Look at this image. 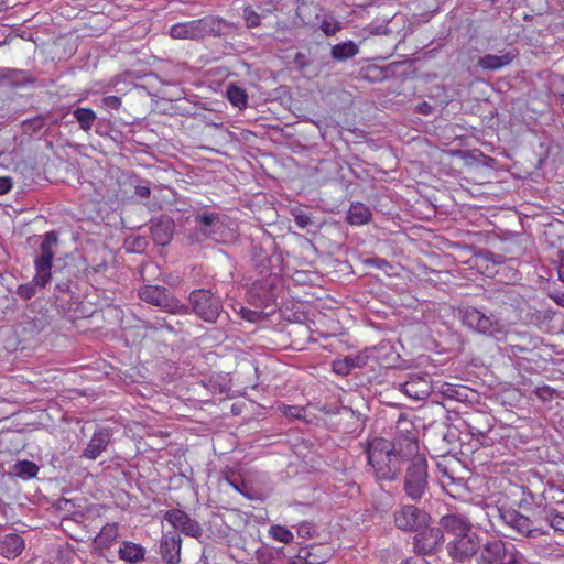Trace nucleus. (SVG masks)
I'll return each instance as SVG.
<instances>
[{
  "label": "nucleus",
  "mask_w": 564,
  "mask_h": 564,
  "mask_svg": "<svg viewBox=\"0 0 564 564\" xmlns=\"http://www.w3.org/2000/svg\"><path fill=\"white\" fill-rule=\"evenodd\" d=\"M446 551L457 563H465L476 556L477 564H519L520 557L512 542L497 536L482 541L477 533L460 540H449Z\"/></svg>",
  "instance_id": "nucleus-1"
},
{
  "label": "nucleus",
  "mask_w": 564,
  "mask_h": 564,
  "mask_svg": "<svg viewBox=\"0 0 564 564\" xmlns=\"http://www.w3.org/2000/svg\"><path fill=\"white\" fill-rule=\"evenodd\" d=\"M462 324L474 333L500 339L508 332V326L496 313L467 305L458 311Z\"/></svg>",
  "instance_id": "nucleus-2"
},
{
  "label": "nucleus",
  "mask_w": 564,
  "mask_h": 564,
  "mask_svg": "<svg viewBox=\"0 0 564 564\" xmlns=\"http://www.w3.org/2000/svg\"><path fill=\"white\" fill-rule=\"evenodd\" d=\"M367 459L379 480H394L401 470V460L397 458L390 441L376 437L367 447Z\"/></svg>",
  "instance_id": "nucleus-3"
},
{
  "label": "nucleus",
  "mask_w": 564,
  "mask_h": 564,
  "mask_svg": "<svg viewBox=\"0 0 564 564\" xmlns=\"http://www.w3.org/2000/svg\"><path fill=\"white\" fill-rule=\"evenodd\" d=\"M390 448H393L397 458L402 463L409 462L410 464L416 457H424L419 453L417 430L403 414L400 415L397 422L395 436L393 442H390Z\"/></svg>",
  "instance_id": "nucleus-4"
},
{
  "label": "nucleus",
  "mask_w": 564,
  "mask_h": 564,
  "mask_svg": "<svg viewBox=\"0 0 564 564\" xmlns=\"http://www.w3.org/2000/svg\"><path fill=\"white\" fill-rule=\"evenodd\" d=\"M188 303L192 313L210 324L216 323L224 311L220 296L206 289L193 290L188 295Z\"/></svg>",
  "instance_id": "nucleus-5"
},
{
  "label": "nucleus",
  "mask_w": 564,
  "mask_h": 564,
  "mask_svg": "<svg viewBox=\"0 0 564 564\" xmlns=\"http://www.w3.org/2000/svg\"><path fill=\"white\" fill-rule=\"evenodd\" d=\"M427 462L425 457H416L405 469L403 490L413 501H420L425 495L427 481Z\"/></svg>",
  "instance_id": "nucleus-6"
},
{
  "label": "nucleus",
  "mask_w": 564,
  "mask_h": 564,
  "mask_svg": "<svg viewBox=\"0 0 564 564\" xmlns=\"http://www.w3.org/2000/svg\"><path fill=\"white\" fill-rule=\"evenodd\" d=\"M138 294L143 302L158 306L167 313H180L184 307L165 286L143 285L139 289Z\"/></svg>",
  "instance_id": "nucleus-7"
},
{
  "label": "nucleus",
  "mask_w": 564,
  "mask_h": 564,
  "mask_svg": "<svg viewBox=\"0 0 564 564\" xmlns=\"http://www.w3.org/2000/svg\"><path fill=\"white\" fill-rule=\"evenodd\" d=\"M499 517L505 525L523 538L536 539L546 534L542 528L534 525V521L513 508H500Z\"/></svg>",
  "instance_id": "nucleus-8"
},
{
  "label": "nucleus",
  "mask_w": 564,
  "mask_h": 564,
  "mask_svg": "<svg viewBox=\"0 0 564 564\" xmlns=\"http://www.w3.org/2000/svg\"><path fill=\"white\" fill-rule=\"evenodd\" d=\"M58 243V237L55 231H48L43 236L40 245V253L34 259L35 272L37 273L36 282L52 280V264L55 257V247Z\"/></svg>",
  "instance_id": "nucleus-9"
},
{
  "label": "nucleus",
  "mask_w": 564,
  "mask_h": 564,
  "mask_svg": "<svg viewBox=\"0 0 564 564\" xmlns=\"http://www.w3.org/2000/svg\"><path fill=\"white\" fill-rule=\"evenodd\" d=\"M195 228L189 232L191 242H199L205 239H216L217 234L224 228L223 216L217 213H196L194 215Z\"/></svg>",
  "instance_id": "nucleus-10"
},
{
  "label": "nucleus",
  "mask_w": 564,
  "mask_h": 564,
  "mask_svg": "<svg viewBox=\"0 0 564 564\" xmlns=\"http://www.w3.org/2000/svg\"><path fill=\"white\" fill-rule=\"evenodd\" d=\"M430 519L426 511L414 505H403L393 513L395 527L405 532L419 531Z\"/></svg>",
  "instance_id": "nucleus-11"
},
{
  "label": "nucleus",
  "mask_w": 564,
  "mask_h": 564,
  "mask_svg": "<svg viewBox=\"0 0 564 564\" xmlns=\"http://www.w3.org/2000/svg\"><path fill=\"white\" fill-rule=\"evenodd\" d=\"M444 541L438 527H427L413 536V552L423 557L434 555L442 549Z\"/></svg>",
  "instance_id": "nucleus-12"
},
{
  "label": "nucleus",
  "mask_w": 564,
  "mask_h": 564,
  "mask_svg": "<svg viewBox=\"0 0 564 564\" xmlns=\"http://www.w3.org/2000/svg\"><path fill=\"white\" fill-rule=\"evenodd\" d=\"M456 437V430L442 423L433 427L427 441L434 454L443 457L452 452V444Z\"/></svg>",
  "instance_id": "nucleus-13"
},
{
  "label": "nucleus",
  "mask_w": 564,
  "mask_h": 564,
  "mask_svg": "<svg viewBox=\"0 0 564 564\" xmlns=\"http://www.w3.org/2000/svg\"><path fill=\"white\" fill-rule=\"evenodd\" d=\"M164 520L167 521L175 530H180L187 536L198 539L203 534L200 524L181 509L167 510L164 514Z\"/></svg>",
  "instance_id": "nucleus-14"
},
{
  "label": "nucleus",
  "mask_w": 564,
  "mask_h": 564,
  "mask_svg": "<svg viewBox=\"0 0 564 564\" xmlns=\"http://www.w3.org/2000/svg\"><path fill=\"white\" fill-rule=\"evenodd\" d=\"M197 29L199 40L208 36L220 37L229 34L234 28V23L215 15H206L202 19H197Z\"/></svg>",
  "instance_id": "nucleus-15"
},
{
  "label": "nucleus",
  "mask_w": 564,
  "mask_h": 564,
  "mask_svg": "<svg viewBox=\"0 0 564 564\" xmlns=\"http://www.w3.org/2000/svg\"><path fill=\"white\" fill-rule=\"evenodd\" d=\"M174 230V220L166 214H161L150 220L151 237L156 245H169L173 238Z\"/></svg>",
  "instance_id": "nucleus-16"
},
{
  "label": "nucleus",
  "mask_w": 564,
  "mask_h": 564,
  "mask_svg": "<svg viewBox=\"0 0 564 564\" xmlns=\"http://www.w3.org/2000/svg\"><path fill=\"white\" fill-rule=\"evenodd\" d=\"M474 528L470 518L462 512L451 511L438 520V529L445 535H457Z\"/></svg>",
  "instance_id": "nucleus-17"
},
{
  "label": "nucleus",
  "mask_w": 564,
  "mask_h": 564,
  "mask_svg": "<svg viewBox=\"0 0 564 564\" xmlns=\"http://www.w3.org/2000/svg\"><path fill=\"white\" fill-rule=\"evenodd\" d=\"M399 389L416 401L427 399L432 392L431 382L426 375L412 376L408 381L399 383Z\"/></svg>",
  "instance_id": "nucleus-18"
},
{
  "label": "nucleus",
  "mask_w": 564,
  "mask_h": 564,
  "mask_svg": "<svg viewBox=\"0 0 564 564\" xmlns=\"http://www.w3.org/2000/svg\"><path fill=\"white\" fill-rule=\"evenodd\" d=\"M182 539L176 532L163 534L160 542V554L167 564H178L181 561Z\"/></svg>",
  "instance_id": "nucleus-19"
},
{
  "label": "nucleus",
  "mask_w": 564,
  "mask_h": 564,
  "mask_svg": "<svg viewBox=\"0 0 564 564\" xmlns=\"http://www.w3.org/2000/svg\"><path fill=\"white\" fill-rule=\"evenodd\" d=\"M111 436L112 434L109 429L97 430L93 434L86 448L83 451L82 457L95 460L104 451H106L108 444L110 443Z\"/></svg>",
  "instance_id": "nucleus-20"
},
{
  "label": "nucleus",
  "mask_w": 564,
  "mask_h": 564,
  "mask_svg": "<svg viewBox=\"0 0 564 564\" xmlns=\"http://www.w3.org/2000/svg\"><path fill=\"white\" fill-rule=\"evenodd\" d=\"M368 361L367 356L362 355H348L343 359L333 361V371L339 376H348L354 369H360L366 366Z\"/></svg>",
  "instance_id": "nucleus-21"
},
{
  "label": "nucleus",
  "mask_w": 564,
  "mask_h": 564,
  "mask_svg": "<svg viewBox=\"0 0 564 564\" xmlns=\"http://www.w3.org/2000/svg\"><path fill=\"white\" fill-rule=\"evenodd\" d=\"M25 543L17 533L6 534L0 540V555L6 558H15L24 550Z\"/></svg>",
  "instance_id": "nucleus-22"
},
{
  "label": "nucleus",
  "mask_w": 564,
  "mask_h": 564,
  "mask_svg": "<svg viewBox=\"0 0 564 564\" xmlns=\"http://www.w3.org/2000/svg\"><path fill=\"white\" fill-rule=\"evenodd\" d=\"M119 558L129 563L137 564L144 560L145 549L131 541H123L118 551Z\"/></svg>",
  "instance_id": "nucleus-23"
},
{
  "label": "nucleus",
  "mask_w": 564,
  "mask_h": 564,
  "mask_svg": "<svg viewBox=\"0 0 564 564\" xmlns=\"http://www.w3.org/2000/svg\"><path fill=\"white\" fill-rule=\"evenodd\" d=\"M170 35L177 40L198 41V29L196 20H189L173 24L170 29Z\"/></svg>",
  "instance_id": "nucleus-24"
},
{
  "label": "nucleus",
  "mask_w": 564,
  "mask_h": 564,
  "mask_svg": "<svg viewBox=\"0 0 564 564\" xmlns=\"http://www.w3.org/2000/svg\"><path fill=\"white\" fill-rule=\"evenodd\" d=\"M513 58L514 55L511 53H506L503 55L486 54L478 59L477 65L486 70H498L501 67L509 65Z\"/></svg>",
  "instance_id": "nucleus-25"
},
{
  "label": "nucleus",
  "mask_w": 564,
  "mask_h": 564,
  "mask_svg": "<svg viewBox=\"0 0 564 564\" xmlns=\"http://www.w3.org/2000/svg\"><path fill=\"white\" fill-rule=\"evenodd\" d=\"M359 53V46L354 41L343 42L332 46L330 56L337 62H345Z\"/></svg>",
  "instance_id": "nucleus-26"
},
{
  "label": "nucleus",
  "mask_w": 564,
  "mask_h": 564,
  "mask_svg": "<svg viewBox=\"0 0 564 564\" xmlns=\"http://www.w3.org/2000/svg\"><path fill=\"white\" fill-rule=\"evenodd\" d=\"M371 210L368 206L362 203L351 204L348 214L347 221L354 226H361L370 221Z\"/></svg>",
  "instance_id": "nucleus-27"
},
{
  "label": "nucleus",
  "mask_w": 564,
  "mask_h": 564,
  "mask_svg": "<svg viewBox=\"0 0 564 564\" xmlns=\"http://www.w3.org/2000/svg\"><path fill=\"white\" fill-rule=\"evenodd\" d=\"M118 536V524L117 523H107L105 524L98 535L95 538L94 543L101 549L109 547L111 542H113Z\"/></svg>",
  "instance_id": "nucleus-28"
},
{
  "label": "nucleus",
  "mask_w": 564,
  "mask_h": 564,
  "mask_svg": "<svg viewBox=\"0 0 564 564\" xmlns=\"http://www.w3.org/2000/svg\"><path fill=\"white\" fill-rule=\"evenodd\" d=\"M74 118L84 131H89L97 119L96 113L90 108L79 107L73 111Z\"/></svg>",
  "instance_id": "nucleus-29"
},
{
  "label": "nucleus",
  "mask_w": 564,
  "mask_h": 564,
  "mask_svg": "<svg viewBox=\"0 0 564 564\" xmlns=\"http://www.w3.org/2000/svg\"><path fill=\"white\" fill-rule=\"evenodd\" d=\"M13 474L24 479L35 478L39 473V466L28 459L19 460L13 465Z\"/></svg>",
  "instance_id": "nucleus-30"
},
{
  "label": "nucleus",
  "mask_w": 564,
  "mask_h": 564,
  "mask_svg": "<svg viewBox=\"0 0 564 564\" xmlns=\"http://www.w3.org/2000/svg\"><path fill=\"white\" fill-rule=\"evenodd\" d=\"M228 100L239 109L246 108L248 104V95L246 90L236 85H229L226 91Z\"/></svg>",
  "instance_id": "nucleus-31"
},
{
  "label": "nucleus",
  "mask_w": 564,
  "mask_h": 564,
  "mask_svg": "<svg viewBox=\"0 0 564 564\" xmlns=\"http://www.w3.org/2000/svg\"><path fill=\"white\" fill-rule=\"evenodd\" d=\"M37 273L31 282L19 285L17 294L23 300H31L36 294V289H44L51 281H44L43 283L36 282Z\"/></svg>",
  "instance_id": "nucleus-32"
},
{
  "label": "nucleus",
  "mask_w": 564,
  "mask_h": 564,
  "mask_svg": "<svg viewBox=\"0 0 564 564\" xmlns=\"http://www.w3.org/2000/svg\"><path fill=\"white\" fill-rule=\"evenodd\" d=\"M269 533L274 540L285 544L291 543L293 540V533L283 525H271Z\"/></svg>",
  "instance_id": "nucleus-33"
},
{
  "label": "nucleus",
  "mask_w": 564,
  "mask_h": 564,
  "mask_svg": "<svg viewBox=\"0 0 564 564\" xmlns=\"http://www.w3.org/2000/svg\"><path fill=\"white\" fill-rule=\"evenodd\" d=\"M70 293H72V291H70V281L69 280L61 281V282L56 283L55 290H54V295L56 297V301H59L62 304L68 303L72 299Z\"/></svg>",
  "instance_id": "nucleus-34"
},
{
  "label": "nucleus",
  "mask_w": 564,
  "mask_h": 564,
  "mask_svg": "<svg viewBox=\"0 0 564 564\" xmlns=\"http://www.w3.org/2000/svg\"><path fill=\"white\" fill-rule=\"evenodd\" d=\"M243 19L248 28H257L261 24V17L251 7L243 9Z\"/></svg>",
  "instance_id": "nucleus-35"
},
{
  "label": "nucleus",
  "mask_w": 564,
  "mask_h": 564,
  "mask_svg": "<svg viewBox=\"0 0 564 564\" xmlns=\"http://www.w3.org/2000/svg\"><path fill=\"white\" fill-rule=\"evenodd\" d=\"M293 215L295 224L302 229H305L313 224L311 216L303 210H296Z\"/></svg>",
  "instance_id": "nucleus-36"
},
{
  "label": "nucleus",
  "mask_w": 564,
  "mask_h": 564,
  "mask_svg": "<svg viewBox=\"0 0 564 564\" xmlns=\"http://www.w3.org/2000/svg\"><path fill=\"white\" fill-rule=\"evenodd\" d=\"M22 124L25 131L36 132L44 126V119L39 116L29 120H24Z\"/></svg>",
  "instance_id": "nucleus-37"
},
{
  "label": "nucleus",
  "mask_w": 564,
  "mask_h": 564,
  "mask_svg": "<svg viewBox=\"0 0 564 564\" xmlns=\"http://www.w3.org/2000/svg\"><path fill=\"white\" fill-rule=\"evenodd\" d=\"M322 31L327 35H334L341 29V25L338 21H328L324 20L321 24Z\"/></svg>",
  "instance_id": "nucleus-38"
},
{
  "label": "nucleus",
  "mask_w": 564,
  "mask_h": 564,
  "mask_svg": "<svg viewBox=\"0 0 564 564\" xmlns=\"http://www.w3.org/2000/svg\"><path fill=\"white\" fill-rule=\"evenodd\" d=\"M549 525L554 530L564 533V516L560 513H550L549 516Z\"/></svg>",
  "instance_id": "nucleus-39"
},
{
  "label": "nucleus",
  "mask_w": 564,
  "mask_h": 564,
  "mask_svg": "<svg viewBox=\"0 0 564 564\" xmlns=\"http://www.w3.org/2000/svg\"><path fill=\"white\" fill-rule=\"evenodd\" d=\"M314 531V527L310 522H303L297 527V534L303 539H311Z\"/></svg>",
  "instance_id": "nucleus-40"
},
{
  "label": "nucleus",
  "mask_w": 564,
  "mask_h": 564,
  "mask_svg": "<svg viewBox=\"0 0 564 564\" xmlns=\"http://www.w3.org/2000/svg\"><path fill=\"white\" fill-rule=\"evenodd\" d=\"M366 263L383 271L391 268L390 262L382 258H370L366 260Z\"/></svg>",
  "instance_id": "nucleus-41"
},
{
  "label": "nucleus",
  "mask_w": 564,
  "mask_h": 564,
  "mask_svg": "<svg viewBox=\"0 0 564 564\" xmlns=\"http://www.w3.org/2000/svg\"><path fill=\"white\" fill-rule=\"evenodd\" d=\"M293 63L296 66V68L301 72H304L305 68L308 66V59L306 55L302 52H297L293 58Z\"/></svg>",
  "instance_id": "nucleus-42"
},
{
  "label": "nucleus",
  "mask_w": 564,
  "mask_h": 564,
  "mask_svg": "<svg viewBox=\"0 0 564 564\" xmlns=\"http://www.w3.org/2000/svg\"><path fill=\"white\" fill-rule=\"evenodd\" d=\"M102 104L110 109H118L121 106V99L118 96L110 95L102 99Z\"/></svg>",
  "instance_id": "nucleus-43"
},
{
  "label": "nucleus",
  "mask_w": 564,
  "mask_h": 564,
  "mask_svg": "<svg viewBox=\"0 0 564 564\" xmlns=\"http://www.w3.org/2000/svg\"><path fill=\"white\" fill-rule=\"evenodd\" d=\"M12 187V180L9 176L0 177V195L7 194Z\"/></svg>",
  "instance_id": "nucleus-44"
},
{
  "label": "nucleus",
  "mask_w": 564,
  "mask_h": 564,
  "mask_svg": "<svg viewBox=\"0 0 564 564\" xmlns=\"http://www.w3.org/2000/svg\"><path fill=\"white\" fill-rule=\"evenodd\" d=\"M134 194L141 198H149L151 188L149 185H137L134 188Z\"/></svg>",
  "instance_id": "nucleus-45"
},
{
  "label": "nucleus",
  "mask_w": 564,
  "mask_h": 564,
  "mask_svg": "<svg viewBox=\"0 0 564 564\" xmlns=\"http://www.w3.org/2000/svg\"><path fill=\"white\" fill-rule=\"evenodd\" d=\"M535 394L540 399L546 401V400H550L552 398V390L549 387H546V386L540 387V388H536Z\"/></svg>",
  "instance_id": "nucleus-46"
},
{
  "label": "nucleus",
  "mask_w": 564,
  "mask_h": 564,
  "mask_svg": "<svg viewBox=\"0 0 564 564\" xmlns=\"http://www.w3.org/2000/svg\"><path fill=\"white\" fill-rule=\"evenodd\" d=\"M302 412H303V408L285 406V410L283 413L285 416H292V417L299 419L302 416Z\"/></svg>",
  "instance_id": "nucleus-47"
},
{
  "label": "nucleus",
  "mask_w": 564,
  "mask_h": 564,
  "mask_svg": "<svg viewBox=\"0 0 564 564\" xmlns=\"http://www.w3.org/2000/svg\"><path fill=\"white\" fill-rule=\"evenodd\" d=\"M400 564H431V563L425 557L415 554L414 556H411V557L402 561Z\"/></svg>",
  "instance_id": "nucleus-48"
},
{
  "label": "nucleus",
  "mask_w": 564,
  "mask_h": 564,
  "mask_svg": "<svg viewBox=\"0 0 564 564\" xmlns=\"http://www.w3.org/2000/svg\"><path fill=\"white\" fill-rule=\"evenodd\" d=\"M241 314L245 319L250 321V322H254L256 318L258 317V313L254 311H251V310L242 308Z\"/></svg>",
  "instance_id": "nucleus-49"
},
{
  "label": "nucleus",
  "mask_w": 564,
  "mask_h": 564,
  "mask_svg": "<svg viewBox=\"0 0 564 564\" xmlns=\"http://www.w3.org/2000/svg\"><path fill=\"white\" fill-rule=\"evenodd\" d=\"M417 110L422 115H430L433 110V107L430 104H427L426 101H423L417 105Z\"/></svg>",
  "instance_id": "nucleus-50"
},
{
  "label": "nucleus",
  "mask_w": 564,
  "mask_h": 564,
  "mask_svg": "<svg viewBox=\"0 0 564 564\" xmlns=\"http://www.w3.org/2000/svg\"><path fill=\"white\" fill-rule=\"evenodd\" d=\"M288 564H317L308 557H297L296 560L289 561Z\"/></svg>",
  "instance_id": "nucleus-51"
},
{
  "label": "nucleus",
  "mask_w": 564,
  "mask_h": 564,
  "mask_svg": "<svg viewBox=\"0 0 564 564\" xmlns=\"http://www.w3.org/2000/svg\"><path fill=\"white\" fill-rule=\"evenodd\" d=\"M474 533H476L474 531V528H470L468 531H463L462 533H457V535H451L452 536L451 540H460V539L467 538Z\"/></svg>",
  "instance_id": "nucleus-52"
},
{
  "label": "nucleus",
  "mask_w": 564,
  "mask_h": 564,
  "mask_svg": "<svg viewBox=\"0 0 564 564\" xmlns=\"http://www.w3.org/2000/svg\"><path fill=\"white\" fill-rule=\"evenodd\" d=\"M511 351L513 355H519V354L528 352V351H530V349L524 346H521V345H511Z\"/></svg>",
  "instance_id": "nucleus-53"
},
{
  "label": "nucleus",
  "mask_w": 564,
  "mask_h": 564,
  "mask_svg": "<svg viewBox=\"0 0 564 564\" xmlns=\"http://www.w3.org/2000/svg\"><path fill=\"white\" fill-rule=\"evenodd\" d=\"M437 469L440 470L443 477H447L448 479L454 480V477L448 474L447 468L444 467L442 463H437Z\"/></svg>",
  "instance_id": "nucleus-54"
},
{
  "label": "nucleus",
  "mask_w": 564,
  "mask_h": 564,
  "mask_svg": "<svg viewBox=\"0 0 564 564\" xmlns=\"http://www.w3.org/2000/svg\"><path fill=\"white\" fill-rule=\"evenodd\" d=\"M308 556H310L311 560L317 562V564L324 563L326 561V558H327V555L317 558L312 551L307 552V555L305 557H308Z\"/></svg>",
  "instance_id": "nucleus-55"
},
{
  "label": "nucleus",
  "mask_w": 564,
  "mask_h": 564,
  "mask_svg": "<svg viewBox=\"0 0 564 564\" xmlns=\"http://www.w3.org/2000/svg\"><path fill=\"white\" fill-rule=\"evenodd\" d=\"M558 276L564 282V253L561 256V264L558 267Z\"/></svg>",
  "instance_id": "nucleus-56"
},
{
  "label": "nucleus",
  "mask_w": 564,
  "mask_h": 564,
  "mask_svg": "<svg viewBox=\"0 0 564 564\" xmlns=\"http://www.w3.org/2000/svg\"><path fill=\"white\" fill-rule=\"evenodd\" d=\"M366 73V77H370V73H378L373 75V77H378L379 75H381V70H379L377 67H367Z\"/></svg>",
  "instance_id": "nucleus-57"
},
{
  "label": "nucleus",
  "mask_w": 564,
  "mask_h": 564,
  "mask_svg": "<svg viewBox=\"0 0 564 564\" xmlns=\"http://www.w3.org/2000/svg\"><path fill=\"white\" fill-rule=\"evenodd\" d=\"M443 392L449 395L451 398H455L454 393H456V390L452 386H448L447 389L444 390Z\"/></svg>",
  "instance_id": "nucleus-58"
},
{
  "label": "nucleus",
  "mask_w": 564,
  "mask_h": 564,
  "mask_svg": "<svg viewBox=\"0 0 564 564\" xmlns=\"http://www.w3.org/2000/svg\"><path fill=\"white\" fill-rule=\"evenodd\" d=\"M471 434H473V436H475V435L484 436L485 435V433L481 432L480 430H474V429L471 430Z\"/></svg>",
  "instance_id": "nucleus-59"
},
{
  "label": "nucleus",
  "mask_w": 564,
  "mask_h": 564,
  "mask_svg": "<svg viewBox=\"0 0 564 564\" xmlns=\"http://www.w3.org/2000/svg\"><path fill=\"white\" fill-rule=\"evenodd\" d=\"M556 302H557L560 305L564 306V294H563L560 299H557V300H556Z\"/></svg>",
  "instance_id": "nucleus-60"
},
{
  "label": "nucleus",
  "mask_w": 564,
  "mask_h": 564,
  "mask_svg": "<svg viewBox=\"0 0 564 564\" xmlns=\"http://www.w3.org/2000/svg\"><path fill=\"white\" fill-rule=\"evenodd\" d=\"M319 549H322V546H321V545H316V546H313V547H312V550H316V551H318Z\"/></svg>",
  "instance_id": "nucleus-61"
},
{
  "label": "nucleus",
  "mask_w": 564,
  "mask_h": 564,
  "mask_svg": "<svg viewBox=\"0 0 564 564\" xmlns=\"http://www.w3.org/2000/svg\"><path fill=\"white\" fill-rule=\"evenodd\" d=\"M492 3L497 2L498 0H490Z\"/></svg>",
  "instance_id": "nucleus-62"
}]
</instances>
